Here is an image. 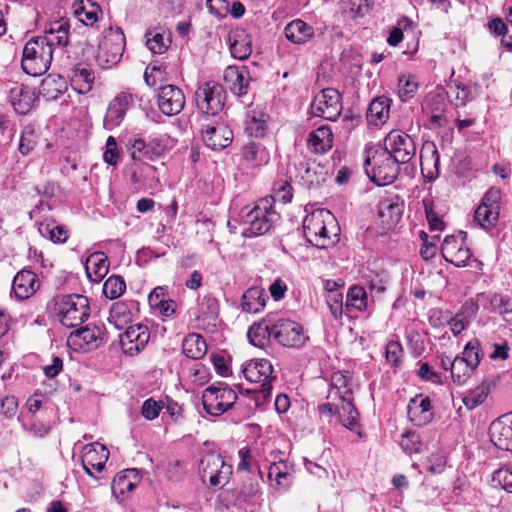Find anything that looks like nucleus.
I'll list each match as a JSON object with an SVG mask.
<instances>
[{"instance_id": "f257e3e1", "label": "nucleus", "mask_w": 512, "mask_h": 512, "mask_svg": "<svg viewBox=\"0 0 512 512\" xmlns=\"http://www.w3.org/2000/svg\"><path fill=\"white\" fill-rule=\"evenodd\" d=\"M306 239L318 248H327L338 241L339 227L335 216L327 209H316L303 220Z\"/></svg>"}, {"instance_id": "f03ea898", "label": "nucleus", "mask_w": 512, "mask_h": 512, "mask_svg": "<svg viewBox=\"0 0 512 512\" xmlns=\"http://www.w3.org/2000/svg\"><path fill=\"white\" fill-rule=\"evenodd\" d=\"M239 221L243 226L242 235L255 237L267 233L279 219L273 205V198H262L251 209L243 208L239 213Z\"/></svg>"}, {"instance_id": "7ed1b4c3", "label": "nucleus", "mask_w": 512, "mask_h": 512, "mask_svg": "<svg viewBox=\"0 0 512 512\" xmlns=\"http://www.w3.org/2000/svg\"><path fill=\"white\" fill-rule=\"evenodd\" d=\"M53 310L60 323L67 328L81 325L90 315L87 297L79 294L55 297Z\"/></svg>"}, {"instance_id": "20e7f679", "label": "nucleus", "mask_w": 512, "mask_h": 512, "mask_svg": "<svg viewBox=\"0 0 512 512\" xmlns=\"http://www.w3.org/2000/svg\"><path fill=\"white\" fill-rule=\"evenodd\" d=\"M52 59L51 47L38 36H34L24 45L21 66L26 74L39 76L49 69Z\"/></svg>"}, {"instance_id": "39448f33", "label": "nucleus", "mask_w": 512, "mask_h": 512, "mask_svg": "<svg viewBox=\"0 0 512 512\" xmlns=\"http://www.w3.org/2000/svg\"><path fill=\"white\" fill-rule=\"evenodd\" d=\"M400 164L382 149L373 151L372 155H368L364 162L367 176L378 186L393 183L399 174Z\"/></svg>"}, {"instance_id": "423d86ee", "label": "nucleus", "mask_w": 512, "mask_h": 512, "mask_svg": "<svg viewBox=\"0 0 512 512\" xmlns=\"http://www.w3.org/2000/svg\"><path fill=\"white\" fill-rule=\"evenodd\" d=\"M225 98L224 88L214 81L201 83L194 93L197 109L208 116H218L223 111Z\"/></svg>"}, {"instance_id": "0eeeda50", "label": "nucleus", "mask_w": 512, "mask_h": 512, "mask_svg": "<svg viewBox=\"0 0 512 512\" xmlns=\"http://www.w3.org/2000/svg\"><path fill=\"white\" fill-rule=\"evenodd\" d=\"M236 400V392L221 382L207 387L202 394L203 407L212 416L222 415L234 405Z\"/></svg>"}, {"instance_id": "6e6552de", "label": "nucleus", "mask_w": 512, "mask_h": 512, "mask_svg": "<svg viewBox=\"0 0 512 512\" xmlns=\"http://www.w3.org/2000/svg\"><path fill=\"white\" fill-rule=\"evenodd\" d=\"M125 35L120 28H110L101 39L97 61L102 68H110L116 65L122 58L125 49Z\"/></svg>"}, {"instance_id": "1a4fd4ad", "label": "nucleus", "mask_w": 512, "mask_h": 512, "mask_svg": "<svg viewBox=\"0 0 512 512\" xmlns=\"http://www.w3.org/2000/svg\"><path fill=\"white\" fill-rule=\"evenodd\" d=\"M198 472L204 483L208 478L211 487H222L228 482L232 474V466L226 464L220 454L209 452L199 461Z\"/></svg>"}, {"instance_id": "9d476101", "label": "nucleus", "mask_w": 512, "mask_h": 512, "mask_svg": "<svg viewBox=\"0 0 512 512\" xmlns=\"http://www.w3.org/2000/svg\"><path fill=\"white\" fill-rule=\"evenodd\" d=\"M246 380L252 383H259V389L254 391L258 393L257 400L262 397L267 400L272 391V382L276 379L274 369L270 361L266 359L251 360L243 369Z\"/></svg>"}, {"instance_id": "9b49d317", "label": "nucleus", "mask_w": 512, "mask_h": 512, "mask_svg": "<svg viewBox=\"0 0 512 512\" xmlns=\"http://www.w3.org/2000/svg\"><path fill=\"white\" fill-rule=\"evenodd\" d=\"M381 149L388 152L401 164L408 163L416 154L414 140L408 134L399 130H392L387 134Z\"/></svg>"}, {"instance_id": "f8f14e48", "label": "nucleus", "mask_w": 512, "mask_h": 512, "mask_svg": "<svg viewBox=\"0 0 512 512\" xmlns=\"http://www.w3.org/2000/svg\"><path fill=\"white\" fill-rule=\"evenodd\" d=\"M342 108L341 95L334 88L323 89L315 96L311 104V111L314 116L330 121L338 119Z\"/></svg>"}, {"instance_id": "ddd939ff", "label": "nucleus", "mask_w": 512, "mask_h": 512, "mask_svg": "<svg viewBox=\"0 0 512 512\" xmlns=\"http://www.w3.org/2000/svg\"><path fill=\"white\" fill-rule=\"evenodd\" d=\"M295 169L296 181L307 189L320 187L328 175L326 167L315 160H301L295 164Z\"/></svg>"}, {"instance_id": "4468645a", "label": "nucleus", "mask_w": 512, "mask_h": 512, "mask_svg": "<svg viewBox=\"0 0 512 512\" xmlns=\"http://www.w3.org/2000/svg\"><path fill=\"white\" fill-rule=\"evenodd\" d=\"M274 339L286 347H301L307 337L298 323L274 316Z\"/></svg>"}, {"instance_id": "2eb2a0df", "label": "nucleus", "mask_w": 512, "mask_h": 512, "mask_svg": "<svg viewBox=\"0 0 512 512\" xmlns=\"http://www.w3.org/2000/svg\"><path fill=\"white\" fill-rule=\"evenodd\" d=\"M500 190L489 189L475 211L474 218L483 228L493 227L499 217Z\"/></svg>"}, {"instance_id": "dca6fc26", "label": "nucleus", "mask_w": 512, "mask_h": 512, "mask_svg": "<svg viewBox=\"0 0 512 512\" xmlns=\"http://www.w3.org/2000/svg\"><path fill=\"white\" fill-rule=\"evenodd\" d=\"M157 105L166 116L178 115L185 106V95L175 85L167 84L161 86L157 94Z\"/></svg>"}, {"instance_id": "f3484780", "label": "nucleus", "mask_w": 512, "mask_h": 512, "mask_svg": "<svg viewBox=\"0 0 512 512\" xmlns=\"http://www.w3.org/2000/svg\"><path fill=\"white\" fill-rule=\"evenodd\" d=\"M149 339L150 333L146 325H130L120 335V345L126 355L134 356L145 348Z\"/></svg>"}, {"instance_id": "a211bd4d", "label": "nucleus", "mask_w": 512, "mask_h": 512, "mask_svg": "<svg viewBox=\"0 0 512 512\" xmlns=\"http://www.w3.org/2000/svg\"><path fill=\"white\" fill-rule=\"evenodd\" d=\"M489 435L495 446L502 450L512 451V411L491 423Z\"/></svg>"}, {"instance_id": "6ab92c4d", "label": "nucleus", "mask_w": 512, "mask_h": 512, "mask_svg": "<svg viewBox=\"0 0 512 512\" xmlns=\"http://www.w3.org/2000/svg\"><path fill=\"white\" fill-rule=\"evenodd\" d=\"M53 50L54 47L63 48L70 41V23L66 18L51 21L45 25L44 35L38 36Z\"/></svg>"}, {"instance_id": "aec40b11", "label": "nucleus", "mask_w": 512, "mask_h": 512, "mask_svg": "<svg viewBox=\"0 0 512 512\" xmlns=\"http://www.w3.org/2000/svg\"><path fill=\"white\" fill-rule=\"evenodd\" d=\"M109 458V451L99 443L86 445L82 454V465L85 472L94 477L93 471L101 472Z\"/></svg>"}, {"instance_id": "412c9836", "label": "nucleus", "mask_w": 512, "mask_h": 512, "mask_svg": "<svg viewBox=\"0 0 512 512\" xmlns=\"http://www.w3.org/2000/svg\"><path fill=\"white\" fill-rule=\"evenodd\" d=\"M9 99L15 111L25 115L34 107L38 95L34 88L15 83L9 90Z\"/></svg>"}, {"instance_id": "4be33fe9", "label": "nucleus", "mask_w": 512, "mask_h": 512, "mask_svg": "<svg viewBox=\"0 0 512 512\" xmlns=\"http://www.w3.org/2000/svg\"><path fill=\"white\" fill-rule=\"evenodd\" d=\"M203 141L212 150H221L228 147L233 141L232 130L223 123L207 124L203 128Z\"/></svg>"}, {"instance_id": "5701e85b", "label": "nucleus", "mask_w": 512, "mask_h": 512, "mask_svg": "<svg viewBox=\"0 0 512 512\" xmlns=\"http://www.w3.org/2000/svg\"><path fill=\"white\" fill-rule=\"evenodd\" d=\"M407 415L416 426L428 424L433 418L430 399L422 395L412 398L407 406Z\"/></svg>"}, {"instance_id": "b1692460", "label": "nucleus", "mask_w": 512, "mask_h": 512, "mask_svg": "<svg viewBox=\"0 0 512 512\" xmlns=\"http://www.w3.org/2000/svg\"><path fill=\"white\" fill-rule=\"evenodd\" d=\"M354 383L348 371L334 372L331 376L330 389L327 398L330 400H345L353 398Z\"/></svg>"}, {"instance_id": "393cba45", "label": "nucleus", "mask_w": 512, "mask_h": 512, "mask_svg": "<svg viewBox=\"0 0 512 512\" xmlns=\"http://www.w3.org/2000/svg\"><path fill=\"white\" fill-rule=\"evenodd\" d=\"M421 172L428 181L439 176L440 154L434 142H426L420 153Z\"/></svg>"}, {"instance_id": "a878e982", "label": "nucleus", "mask_w": 512, "mask_h": 512, "mask_svg": "<svg viewBox=\"0 0 512 512\" xmlns=\"http://www.w3.org/2000/svg\"><path fill=\"white\" fill-rule=\"evenodd\" d=\"M139 471L135 468L126 469L117 474L111 485L112 493L117 499L123 500L140 482Z\"/></svg>"}, {"instance_id": "bb28decb", "label": "nucleus", "mask_w": 512, "mask_h": 512, "mask_svg": "<svg viewBox=\"0 0 512 512\" xmlns=\"http://www.w3.org/2000/svg\"><path fill=\"white\" fill-rule=\"evenodd\" d=\"M39 288L37 275L30 270L19 271L12 283V289L16 298L25 300L31 297Z\"/></svg>"}, {"instance_id": "cd10ccee", "label": "nucleus", "mask_w": 512, "mask_h": 512, "mask_svg": "<svg viewBox=\"0 0 512 512\" xmlns=\"http://www.w3.org/2000/svg\"><path fill=\"white\" fill-rule=\"evenodd\" d=\"M247 336L251 344L264 348L274 339V316L267 315L264 319L254 323L248 330Z\"/></svg>"}, {"instance_id": "c85d7f7f", "label": "nucleus", "mask_w": 512, "mask_h": 512, "mask_svg": "<svg viewBox=\"0 0 512 512\" xmlns=\"http://www.w3.org/2000/svg\"><path fill=\"white\" fill-rule=\"evenodd\" d=\"M165 149L166 144L163 137L153 138L148 143H145L142 139H137L132 144L131 156L135 160H152L161 156Z\"/></svg>"}, {"instance_id": "c756f323", "label": "nucleus", "mask_w": 512, "mask_h": 512, "mask_svg": "<svg viewBox=\"0 0 512 512\" xmlns=\"http://www.w3.org/2000/svg\"><path fill=\"white\" fill-rule=\"evenodd\" d=\"M69 79L75 91L79 94H85L92 89L95 75L88 65L79 63L70 70Z\"/></svg>"}, {"instance_id": "7c9ffc66", "label": "nucleus", "mask_w": 512, "mask_h": 512, "mask_svg": "<svg viewBox=\"0 0 512 512\" xmlns=\"http://www.w3.org/2000/svg\"><path fill=\"white\" fill-rule=\"evenodd\" d=\"M404 202L398 197H387L378 204V216L386 225L396 224L402 217Z\"/></svg>"}, {"instance_id": "2f4dec72", "label": "nucleus", "mask_w": 512, "mask_h": 512, "mask_svg": "<svg viewBox=\"0 0 512 512\" xmlns=\"http://www.w3.org/2000/svg\"><path fill=\"white\" fill-rule=\"evenodd\" d=\"M231 55L239 60L247 59L252 53L251 36L244 29H236L229 34Z\"/></svg>"}, {"instance_id": "473e14b6", "label": "nucleus", "mask_w": 512, "mask_h": 512, "mask_svg": "<svg viewBox=\"0 0 512 512\" xmlns=\"http://www.w3.org/2000/svg\"><path fill=\"white\" fill-rule=\"evenodd\" d=\"M242 157L251 168L264 166L270 161L268 149L261 142L256 141L248 142L243 146Z\"/></svg>"}, {"instance_id": "72a5a7b5", "label": "nucleus", "mask_w": 512, "mask_h": 512, "mask_svg": "<svg viewBox=\"0 0 512 512\" xmlns=\"http://www.w3.org/2000/svg\"><path fill=\"white\" fill-rule=\"evenodd\" d=\"M286 38L297 45L310 41L315 34L314 28L301 19H294L285 27Z\"/></svg>"}, {"instance_id": "f704fd0d", "label": "nucleus", "mask_w": 512, "mask_h": 512, "mask_svg": "<svg viewBox=\"0 0 512 512\" xmlns=\"http://www.w3.org/2000/svg\"><path fill=\"white\" fill-rule=\"evenodd\" d=\"M67 90L66 80L60 75H47L42 79L38 95L46 100H56Z\"/></svg>"}, {"instance_id": "c9c22d12", "label": "nucleus", "mask_w": 512, "mask_h": 512, "mask_svg": "<svg viewBox=\"0 0 512 512\" xmlns=\"http://www.w3.org/2000/svg\"><path fill=\"white\" fill-rule=\"evenodd\" d=\"M310 150L316 154H323L333 146V133L329 126H321L310 133L308 138Z\"/></svg>"}, {"instance_id": "e433bc0d", "label": "nucleus", "mask_w": 512, "mask_h": 512, "mask_svg": "<svg viewBox=\"0 0 512 512\" xmlns=\"http://www.w3.org/2000/svg\"><path fill=\"white\" fill-rule=\"evenodd\" d=\"M248 72L245 68L239 69L236 66H228L224 71V81L230 90L237 95H243L247 92L249 80Z\"/></svg>"}, {"instance_id": "4c0bfd02", "label": "nucleus", "mask_w": 512, "mask_h": 512, "mask_svg": "<svg viewBox=\"0 0 512 512\" xmlns=\"http://www.w3.org/2000/svg\"><path fill=\"white\" fill-rule=\"evenodd\" d=\"M109 263L103 252L92 253L86 260L85 270L88 278L93 282L101 281L108 273Z\"/></svg>"}, {"instance_id": "58836bf2", "label": "nucleus", "mask_w": 512, "mask_h": 512, "mask_svg": "<svg viewBox=\"0 0 512 512\" xmlns=\"http://www.w3.org/2000/svg\"><path fill=\"white\" fill-rule=\"evenodd\" d=\"M267 299L268 296L263 288L251 287L243 294L241 306L245 312L259 313L264 309Z\"/></svg>"}, {"instance_id": "ea45409f", "label": "nucleus", "mask_w": 512, "mask_h": 512, "mask_svg": "<svg viewBox=\"0 0 512 512\" xmlns=\"http://www.w3.org/2000/svg\"><path fill=\"white\" fill-rule=\"evenodd\" d=\"M466 232L458 231L457 234L450 235V248H457V252L450 259V264L456 267H464L470 260L472 253L468 247H463L466 239Z\"/></svg>"}, {"instance_id": "a19ab883", "label": "nucleus", "mask_w": 512, "mask_h": 512, "mask_svg": "<svg viewBox=\"0 0 512 512\" xmlns=\"http://www.w3.org/2000/svg\"><path fill=\"white\" fill-rule=\"evenodd\" d=\"M101 330L96 326H85L71 332L69 340L79 348L87 346V348L97 347V340L100 338Z\"/></svg>"}, {"instance_id": "79ce46f5", "label": "nucleus", "mask_w": 512, "mask_h": 512, "mask_svg": "<svg viewBox=\"0 0 512 512\" xmlns=\"http://www.w3.org/2000/svg\"><path fill=\"white\" fill-rule=\"evenodd\" d=\"M182 351L188 358L201 359L207 351L206 341L200 334L191 333L184 338Z\"/></svg>"}, {"instance_id": "37998d69", "label": "nucleus", "mask_w": 512, "mask_h": 512, "mask_svg": "<svg viewBox=\"0 0 512 512\" xmlns=\"http://www.w3.org/2000/svg\"><path fill=\"white\" fill-rule=\"evenodd\" d=\"M391 100L385 96L374 99L368 109L367 118L374 125L383 124L389 118Z\"/></svg>"}, {"instance_id": "c03bdc74", "label": "nucleus", "mask_w": 512, "mask_h": 512, "mask_svg": "<svg viewBox=\"0 0 512 512\" xmlns=\"http://www.w3.org/2000/svg\"><path fill=\"white\" fill-rule=\"evenodd\" d=\"M339 421L351 431L358 427L359 412L353 405V398L340 400L338 408Z\"/></svg>"}, {"instance_id": "a18cd8bd", "label": "nucleus", "mask_w": 512, "mask_h": 512, "mask_svg": "<svg viewBox=\"0 0 512 512\" xmlns=\"http://www.w3.org/2000/svg\"><path fill=\"white\" fill-rule=\"evenodd\" d=\"M146 46L154 54L164 53L171 43L169 36L165 37V31L161 28L149 29L145 33Z\"/></svg>"}, {"instance_id": "49530a36", "label": "nucleus", "mask_w": 512, "mask_h": 512, "mask_svg": "<svg viewBox=\"0 0 512 512\" xmlns=\"http://www.w3.org/2000/svg\"><path fill=\"white\" fill-rule=\"evenodd\" d=\"M74 14L86 26H93L99 20L101 9L99 5L90 0H82L80 5L75 8Z\"/></svg>"}, {"instance_id": "de8ad7c7", "label": "nucleus", "mask_w": 512, "mask_h": 512, "mask_svg": "<svg viewBox=\"0 0 512 512\" xmlns=\"http://www.w3.org/2000/svg\"><path fill=\"white\" fill-rule=\"evenodd\" d=\"M258 492V480L255 477L248 475L246 479L243 480L241 486L232 492L233 496L235 497L234 504L242 505L243 503L253 498Z\"/></svg>"}, {"instance_id": "09e8293b", "label": "nucleus", "mask_w": 512, "mask_h": 512, "mask_svg": "<svg viewBox=\"0 0 512 512\" xmlns=\"http://www.w3.org/2000/svg\"><path fill=\"white\" fill-rule=\"evenodd\" d=\"M426 218L431 230H443L445 222L443 221V214L438 209L436 201L432 198H424L422 200Z\"/></svg>"}, {"instance_id": "8fccbe9b", "label": "nucleus", "mask_w": 512, "mask_h": 512, "mask_svg": "<svg viewBox=\"0 0 512 512\" xmlns=\"http://www.w3.org/2000/svg\"><path fill=\"white\" fill-rule=\"evenodd\" d=\"M268 116L263 112L253 111L246 116L245 131L254 137H261L267 128Z\"/></svg>"}, {"instance_id": "3c124183", "label": "nucleus", "mask_w": 512, "mask_h": 512, "mask_svg": "<svg viewBox=\"0 0 512 512\" xmlns=\"http://www.w3.org/2000/svg\"><path fill=\"white\" fill-rule=\"evenodd\" d=\"M476 306L472 302H466L463 310L450 320V330L454 335H458L470 323L475 316Z\"/></svg>"}, {"instance_id": "603ef678", "label": "nucleus", "mask_w": 512, "mask_h": 512, "mask_svg": "<svg viewBox=\"0 0 512 512\" xmlns=\"http://www.w3.org/2000/svg\"><path fill=\"white\" fill-rule=\"evenodd\" d=\"M368 306V296L365 289L361 286H352L347 293L345 308L350 311L355 309L363 311Z\"/></svg>"}, {"instance_id": "864d4df0", "label": "nucleus", "mask_w": 512, "mask_h": 512, "mask_svg": "<svg viewBox=\"0 0 512 512\" xmlns=\"http://www.w3.org/2000/svg\"><path fill=\"white\" fill-rule=\"evenodd\" d=\"M132 314L127 306L121 302H116L110 309L108 321L116 329L121 330L131 321Z\"/></svg>"}, {"instance_id": "5fc2aeb1", "label": "nucleus", "mask_w": 512, "mask_h": 512, "mask_svg": "<svg viewBox=\"0 0 512 512\" xmlns=\"http://www.w3.org/2000/svg\"><path fill=\"white\" fill-rule=\"evenodd\" d=\"M219 314V302L211 294L204 295L199 302L198 319L214 320Z\"/></svg>"}, {"instance_id": "6e6d98bb", "label": "nucleus", "mask_w": 512, "mask_h": 512, "mask_svg": "<svg viewBox=\"0 0 512 512\" xmlns=\"http://www.w3.org/2000/svg\"><path fill=\"white\" fill-rule=\"evenodd\" d=\"M474 369V367L467 364V362L460 359V357H455L453 362L450 364V376L454 383L461 385L466 382Z\"/></svg>"}, {"instance_id": "4d7b16f0", "label": "nucleus", "mask_w": 512, "mask_h": 512, "mask_svg": "<svg viewBox=\"0 0 512 512\" xmlns=\"http://www.w3.org/2000/svg\"><path fill=\"white\" fill-rule=\"evenodd\" d=\"M268 478L271 482H275L273 484L275 487L286 489L290 486L293 477L288 471L282 469V464L273 463L269 468Z\"/></svg>"}, {"instance_id": "13d9d810", "label": "nucleus", "mask_w": 512, "mask_h": 512, "mask_svg": "<svg viewBox=\"0 0 512 512\" xmlns=\"http://www.w3.org/2000/svg\"><path fill=\"white\" fill-rule=\"evenodd\" d=\"M126 289V283L121 276H110L103 285V294L108 299L114 300L119 298Z\"/></svg>"}, {"instance_id": "bf43d9fd", "label": "nucleus", "mask_w": 512, "mask_h": 512, "mask_svg": "<svg viewBox=\"0 0 512 512\" xmlns=\"http://www.w3.org/2000/svg\"><path fill=\"white\" fill-rule=\"evenodd\" d=\"M398 95L401 101L410 100L418 89V83L414 76L401 75L399 77Z\"/></svg>"}, {"instance_id": "052dcab7", "label": "nucleus", "mask_w": 512, "mask_h": 512, "mask_svg": "<svg viewBox=\"0 0 512 512\" xmlns=\"http://www.w3.org/2000/svg\"><path fill=\"white\" fill-rule=\"evenodd\" d=\"M488 393L489 385L481 384L476 389L471 391L467 396H465L463 402L468 409H474L485 401Z\"/></svg>"}, {"instance_id": "680f3d73", "label": "nucleus", "mask_w": 512, "mask_h": 512, "mask_svg": "<svg viewBox=\"0 0 512 512\" xmlns=\"http://www.w3.org/2000/svg\"><path fill=\"white\" fill-rule=\"evenodd\" d=\"M400 445L408 454L417 453L421 448L420 436L415 431H407L402 434Z\"/></svg>"}, {"instance_id": "e2e57ef3", "label": "nucleus", "mask_w": 512, "mask_h": 512, "mask_svg": "<svg viewBox=\"0 0 512 512\" xmlns=\"http://www.w3.org/2000/svg\"><path fill=\"white\" fill-rule=\"evenodd\" d=\"M164 408L162 401H156L153 398L146 399L141 406L142 416L149 421L156 419Z\"/></svg>"}, {"instance_id": "0e129e2a", "label": "nucleus", "mask_w": 512, "mask_h": 512, "mask_svg": "<svg viewBox=\"0 0 512 512\" xmlns=\"http://www.w3.org/2000/svg\"><path fill=\"white\" fill-rule=\"evenodd\" d=\"M125 114L126 113L121 109L114 106L112 103H109L106 115L104 117V127L111 130L119 126L123 121Z\"/></svg>"}, {"instance_id": "69168bd1", "label": "nucleus", "mask_w": 512, "mask_h": 512, "mask_svg": "<svg viewBox=\"0 0 512 512\" xmlns=\"http://www.w3.org/2000/svg\"><path fill=\"white\" fill-rule=\"evenodd\" d=\"M447 457L444 451L433 452L428 460V470L433 474H440L445 471Z\"/></svg>"}, {"instance_id": "338daca9", "label": "nucleus", "mask_w": 512, "mask_h": 512, "mask_svg": "<svg viewBox=\"0 0 512 512\" xmlns=\"http://www.w3.org/2000/svg\"><path fill=\"white\" fill-rule=\"evenodd\" d=\"M403 355V348L397 341H389L386 345L385 356L388 363L392 366H399Z\"/></svg>"}, {"instance_id": "774afa93", "label": "nucleus", "mask_w": 512, "mask_h": 512, "mask_svg": "<svg viewBox=\"0 0 512 512\" xmlns=\"http://www.w3.org/2000/svg\"><path fill=\"white\" fill-rule=\"evenodd\" d=\"M492 481L506 491L512 492V472L508 469H498L493 473Z\"/></svg>"}]
</instances>
